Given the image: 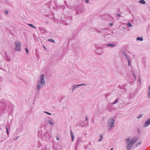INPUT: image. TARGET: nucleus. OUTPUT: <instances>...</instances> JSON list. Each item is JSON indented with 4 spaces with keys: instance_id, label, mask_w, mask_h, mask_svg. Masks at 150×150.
<instances>
[{
    "instance_id": "nucleus-1",
    "label": "nucleus",
    "mask_w": 150,
    "mask_h": 150,
    "mask_svg": "<svg viewBox=\"0 0 150 150\" xmlns=\"http://www.w3.org/2000/svg\"><path fill=\"white\" fill-rule=\"evenodd\" d=\"M126 143L128 144L127 145V150H130L132 148L133 145L137 142V138L134 137L131 140L130 138H129L125 139Z\"/></svg>"
},
{
    "instance_id": "nucleus-2",
    "label": "nucleus",
    "mask_w": 150,
    "mask_h": 150,
    "mask_svg": "<svg viewBox=\"0 0 150 150\" xmlns=\"http://www.w3.org/2000/svg\"><path fill=\"white\" fill-rule=\"evenodd\" d=\"M66 16L64 15H63L58 17V18H55L54 17L53 20L55 23L58 24L61 23L64 24L67 21H66Z\"/></svg>"
},
{
    "instance_id": "nucleus-3",
    "label": "nucleus",
    "mask_w": 150,
    "mask_h": 150,
    "mask_svg": "<svg viewBox=\"0 0 150 150\" xmlns=\"http://www.w3.org/2000/svg\"><path fill=\"white\" fill-rule=\"evenodd\" d=\"M115 120L113 118H111L109 119L108 122V128L109 129H111L112 128L115 126Z\"/></svg>"
},
{
    "instance_id": "nucleus-4",
    "label": "nucleus",
    "mask_w": 150,
    "mask_h": 150,
    "mask_svg": "<svg viewBox=\"0 0 150 150\" xmlns=\"http://www.w3.org/2000/svg\"><path fill=\"white\" fill-rule=\"evenodd\" d=\"M14 45L15 47V50L16 51L19 52L21 51V43L19 41L17 40L15 41L14 42Z\"/></svg>"
},
{
    "instance_id": "nucleus-5",
    "label": "nucleus",
    "mask_w": 150,
    "mask_h": 150,
    "mask_svg": "<svg viewBox=\"0 0 150 150\" xmlns=\"http://www.w3.org/2000/svg\"><path fill=\"white\" fill-rule=\"evenodd\" d=\"M75 10L76 11V14H80L84 12V9L81 7H77L75 8Z\"/></svg>"
},
{
    "instance_id": "nucleus-6",
    "label": "nucleus",
    "mask_w": 150,
    "mask_h": 150,
    "mask_svg": "<svg viewBox=\"0 0 150 150\" xmlns=\"http://www.w3.org/2000/svg\"><path fill=\"white\" fill-rule=\"evenodd\" d=\"M86 85V84H81L78 85H74L72 86V87H71V88L70 89H71V90L72 92H73L74 91L75 89L77 88L78 87Z\"/></svg>"
},
{
    "instance_id": "nucleus-7",
    "label": "nucleus",
    "mask_w": 150,
    "mask_h": 150,
    "mask_svg": "<svg viewBox=\"0 0 150 150\" xmlns=\"http://www.w3.org/2000/svg\"><path fill=\"white\" fill-rule=\"evenodd\" d=\"M45 76L43 74H42L40 77V80L38 81V82H39L40 83H42V84H44L45 83V81L44 79Z\"/></svg>"
},
{
    "instance_id": "nucleus-8",
    "label": "nucleus",
    "mask_w": 150,
    "mask_h": 150,
    "mask_svg": "<svg viewBox=\"0 0 150 150\" xmlns=\"http://www.w3.org/2000/svg\"><path fill=\"white\" fill-rule=\"evenodd\" d=\"M96 49L97 50V52L98 54H101L103 53V52L101 47H96Z\"/></svg>"
},
{
    "instance_id": "nucleus-9",
    "label": "nucleus",
    "mask_w": 150,
    "mask_h": 150,
    "mask_svg": "<svg viewBox=\"0 0 150 150\" xmlns=\"http://www.w3.org/2000/svg\"><path fill=\"white\" fill-rule=\"evenodd\" d=\"M66 21H67V22H66L64 25H68L71 23V17H69L66 18Z\"/></svg>"
},
{
    "instance_id": "nucleus-10",
    "label": "nucleus",
    "mask_w": 150,
    "mask_h": 150,
    "mask_svg": "<svg viewBox=\"0 0 150 150\" xmlns=\"http://www.w3.org/2000/svg\"><path fill=\"white\" fill-rule=\"evenodd\" d=\"M43 137L45 139H49L50 137V135L46 131V133L44 134Z\"/></svg>"
},
{
    "instance_id": "nucleus-11",
    "label": "nucleus",
    "mask_w": 150,
    "mask_h": 150,
    "mask_svg": "<svg viewBox=\"0 0 150 150\" xmlns=\"http://www.w3.org/2000/svg\"><path fill=\"white\" fill-rule=\"evenodd\" d=\"M150 124V118L147 120L145 122L144 125V127H146L148 126Z\"/></svg>"
},
{
    "instance_id": "nucleus-12",
    "label": "nucleus",
    "mask_w": 150,
    "mask_h": 150,
    "mask_svg": "<svg viewBox=\"0 0 150 150\" xmlns=\"http://www.w3.org/2000/svg\"><path fill=\"white\" fill-rule=\"evenodd\" d=\"M107 47H110L111 48H114L116 46V44L113 43H109L105 45Z\"/></svg>"
},
{
    "instance_id": "nucleus-13",
    "label": "nucleus",
    "mask_w": 150,
    "mask_h": 150,
    "mask_svg": "<svg viewBox=\"0 0 150 150\" xmlns=\"http://www.w3.org/2000/svg\"><path fill=\"white\" fill-rule=\"evenodd\" d=\"M55 6L58 8H61L63 10H64L65 8V7L63 5H58L57 4H56Z\"/></svg>"
},
{
    "instance_id": "nucleus-14",
    "label": "nucleus",
    "mask_w": 150,
    "mask_h": 150,
    "mask_svg": "<svg viewBox=\"0 0 150 150\" xmlns=\"http://www.w3.org/2000/svg\"><path fill=\"white\" fill-rule=\"evenodd\" d=\"M37 82L38 83V84L37 86V90L39 91L41 88L42 86L44 84H42L41 83H40L39 82L37 81Z\"/></svg>"
},
{
    "instance_id": "nucleus-15",
    "label": "nucleus",
    "mask_w": 150,
    "mask_h": 150,
    "mask_svg": "<svg viewBox=\"0 0 150 150\" xmlns=\"http://www.w3.org/2000/svg\"><path fill=\"white\" fill-rule=\"evenodd\" d=\"M70 133L71 136V141H73L74 138V136L71 129L70 130Z\"/></svg>"
},
{
    "instance_id": "nucleus-16",
    "label": "nucleus",
    "mask_w": 150,
    "mask_h": 150,
    "mask_svg": "<svg viewBox=\"0 0 150 150\" xmlns=\"http://www.w3.org/2000/svg\"><path fill=\"white\" fill-rule=\"evenodd\" d=\"M49 120L48 121V123L51 125H54V123L52 122V120L50 119V118H49Z\"/></svg>"
},
{
    "instance_id": "nucleus-17",
    "label": "nucleus",
    "mask_w": 150,
    "mask_h": 150,
    "mask_svg": "<svg viewBox=\"0 0 150 150\" xmlns=\"http://www.w3.org/2000/svg\"><path fill=\"white\" fill-rule=\"evenodd\" d=\"M147 97L148 98L150 99V86H149V89L148 91L147 92Z\"/></svg>"
},
{
    "instance_id": "nucleus-18",
    "label": "nucleus",
    "mask_w": 150,
    "mask_h": 150,
    "mask_svg": "<svg viewBox=\"0 0 150 150\" xmlns=\"http://www.w3.org/2000/svg\"><path fill=\"white\" fill-rule=\"evenodd\" d=\"M38 135L39 137H43V136L42 135V130H40L38 131Z\"/></svg>"
},
{
    "instance_id": "nucleus-19",
    "label": "nucleus",
    "mask_w": 150,
    "mask_h": 150,
    "mask_svg": "<svg viewBox=\"0 0 150 150\" xmlns=\"http://www.w3.org/2000/svg\"><path fill=\"white\" fill-rule=\"evenodd\" d=\"M81 138L79 137L78 139L77 142L76 143V145L79 144L81 142H83V141H81Z\"/></svg>"
},
{
    "instance_id": "nucleus-20",
    "label": "nucleus",
    "mask_w": 150,
    "mask_h": 150,
    "mask_svg": "<svg viewBox=\"0 0 150 150\" xmlns=\"http://www.w3.org/2000/svg\"><path fill=\"white\" fill-rule=\"evenodd\" d=\"M107 15L106 14H105L104 15H103L102 16V18L103 19H107Z\"/></svg>"
},
{
    "instance_id": "nucleus-21",
    "label": "nucleus",
    "mask_w": 150,
    "mask_h": 150,
    "mask_svg": "<svg viewBox=\"0 0 150 150\" xmlns=\"http://www.w3.org/2000/svg\"><path fill=\"white\" fill-rule=\"evenodd\" d=\"M139 2L142 4H144L146 3V2L144 0H140Z\"/></svg>"
},
{
    "instance_id": "nucleus-22",
    "label": "nucleus",
    "mask_w": 150,
    "mask_h": 150,
    "mask_svg": "<svg viewBox=\"0 0 150 150\" xmlns=\"http://www.w3.org/2000/svg\"><path fill=\"white\" fill-rule=\"evenodd\" d=\"M28 25L31 27L32 28H34L35 29H36V28L35 27V26L32 24H28Z\"/></svg>"
},
{
    "instance_id": "nucleus-23",
    "label": "nucleus",
    "mask_w": 150,
    "mask_h": 150,
    "mask_svg": "<svg viewBox=\"0 0 150 150\" xmlns=\"http://www.w3.org/2000/svg\"><path fill=\"white\" fill-rule=\"evenodd\" d=\"M137 40H140V41H142L143 40V39L141 37H137Z\"/></svg>"
},
{
    "instance_id": "nucleus-24",
    "label": "nucleus",
    "mask_w": 150,
    "mask_h": 150,
    "mask_svg": "<svg viewBox=\"0 0 150 150\" xmlns=\"http://www.w3.org/2000/svg\"><path fill=\"white\" fill-rule=\"evenodd\" d=\"M127 26L128 27H131L132 26V25L131 23H127Z\"/></svg>"
},
{
    "instance_id": "nucleus-25",
    "label": "nucleus",
    "mask_w": 150,
    "mask_h": 150,
    "mask_svg": "<svg viewBox=\"0 0 150 150\" xmlns=\"http://www.w3.org/2000/svg\"><path fill=\"white\" fill-rule=\"evenodd\" d=\"M128 62V66H130L131 65V62L130 59L127 60Z\"/></svg>"
},
{
    "instance_id": "nucleus-26",
    "label": "nucleus",
    "mask_w": 150,
    "mask_h": 150,
    "mask_svg": "<svg viewBox=\"0 0 150 150\" xmlns=\"http://www.w3.org/2000/svg\"><path fill=\"white\" fill-rule=\"evenodd\" d=\"M4 2L7 4H9V2L8 0H4Z\"/></svg>"
},
{
    "instance_id": "nucleus-27",
    "label": "nucleus",
    "mask_w": 150,
    "mask_h": 150,
    "mask_svg": "<svg viewBox=\"0 0 150 150\" xmlns=\"http://www.w3.org/2000/svg\"><path fill=\"white\" fill-rule=\"evenodd\" d=\"M103 138V136L102 135H100V138L99 139V141L101 142Z\"/></svg>"
},
{
    "instance_id": "nucleus-28",
    "label": "nucleus",
    "mask_w": 150,
    "mask_h": 150,
    "mask_svg": "<svg viewBox=\"0 0 150 150\" xmlns=\"http://www.w3.org/2000/svg\"><path fill=\"white\" fill-rule=\"evenodd\" d=\"M125 57L126 58V59H127V60L129 59V57L127 55V54L126 55H125Z\"/></svg>"
},
{
    "instance_id": "nucleus-29",
    "label": "nucleus",
    "mask_w": 150,
    "mask_h": 150,
    "mask_svg": "<svg viewBox=\"0 0 150 150\" xmlns=\"http://www.w3.org/2000/svg\"><path fill=\"white\" fill-rule=\"evenodd\" d=\"M118 101V99H117L114 102L112 103V105H113L114 104H115Z\"/></svg>"
},
{
    "instance_id": "nucleus-30",
    "label": "nucleus",
    "mask_w": 150,
    "mask_h": 150,
    "mask_svg": "<svg viewBox=\"0 0 150 150\" xmlns=\"http://www.w3.org/2000/svg\"><path fill=\"white\" fill-rule=\"evenodd\" d=\"M5 13L6 15H7L8 14V11L7 10H6L5 11Z\"/></svg>"
},
{
    "instance_id": "nucleus-31",
    "label": "nucleus",
    "mask_w": 150,
    "mask_h": 150,
    "mask_svg": "<svg viewBox=\"0 0 150 150\" xmlns=\"http://www.w3.org/2000/svg\"><path fill=\"white\" fill-rule=\"evenodd\" d=\"M49 40L51 41L52 42H54V40L52 39H50Z\"/></svg>"
},
{
    "instance_id": "nucleus-32",
    "label": "nucleus",
    "mask_w": 150,
    "mask_h": 150,
    "mask_svg": "<svg viewBox=\"0 0 150 150\" xmlns=\"http://www.w3.org/2000/svg\"><path fill=\"white\" fill-rule=\"evenodd\" d=\"M142 143V142H139L137 144H136V146H137L139 145H140Z\"/></svg>"
},
{
    "instance_id": "nucleus-33",
    "label": "nucleus",
    "mask_w": 150,
    "mask_h": 150,
    "mask_svg": "<svg viewBox=\"0 0 150 150\" xmlns=\"http://www.w3.org/2000/svg\"><path fill=\"white\" fill-rule=\"evenodd\" d=\"M122 52L125 56L127 54L124 51H122Z\"/></svg>"
},
{
    "instance_id": "nucleus-34",
    "label": "nucleus",
    "mask_w": 150,
    "mask_h": 150,
    "mask_svg": "<svg viewBox=\"0 0 150 150\" xmlns=\"http://www.w3.org/2000/svg\"><path fill=\"white\" fill-rule=\"evenodd\" d=\"M6 133L8 135L9 134V132L8 131V128L7 127H6Z\"/></svg>"
},
{
    "instance_id": "nucleus-35",
    "label": "nucleus",
    "mask_w": 150,
    "mask_h": 150,
    "mask_svg": "<svg viewBox=\"0 0 150 150\" xmlns=\"http://www.w3.org/2000/svg\"><path fill=\"white\" fill-rule=\"evenodd\" d=\"M25 51L26 52H27L28 53V48H25Z\"/></svg>"
},
{
    "instance_id": "nucleus-36",
    "label": "nucleus",
    "mask_w": 150,
    "mask_h": 150,
    "mask_svg": "<svg viewBox=\"0 0 150 150\" xmlns=\"http://www.w3.org/2000/svg\"><path fill=\"white\" fill-rule=\"evenodd\" d=\"M142 115H139V116H138V117H137V118H141L142 117Z\"/></svg>"
},
{
    "instance_id": "nucleus-37",
    "label": "nucleus",
    "mask_w": 150,
    "mask_h": 150,
    "mask_svg": "<svg viewBox=\"0 0 150 150\" xmlns=\"http://www.w3.org/2000/svg\"><path fill=\"white\" fill-rule=\"evenodd\" d=\"M44 112L45 113H47V114L49 115H51V114L49 112H47L46 111H44Z\"/></svg>"
},
{
    "instance_id": "nucleus-38",
    "label": "nucleus",
    "mask_w": 150,
    "mask_h": 150,
    "mask_svg": "<svg viewBox=\"0 0 150 150\" xmlns=\"http://www.w3.org/2000/svg\"><path fill=\"white\" fill-rule=\"evenodd\" d=\"M132 73V74L134 76V77L135 80H136V76H135V75L134 74V73Z\"/></svg>"
},
{
    "instance_id": "nucleus-39",
    "label": "nucleus",
    "mask_w": 150,
    "mask_h": 150,
    "mask_svg": "<svg viewBox=\"0 0 150 150\" xmlns=\"http://www.w3.org/2000/svg\"><path fill=\"white\" fill-rule=\"evenodd\" d=\"M137 132H138V133H139V134L140 133V129H137Z\"/></svg>"
},
{
    "instance_id": "nucleus-40",
    "label": "nucleus",
    "mask_w": 150,
    "mask_h": 150,
    "mask_svg": "<svg viewBox=\"0 0 150 150\" xmlns=\"http://www.w3.org/2000/svg\"><path fill=\"white\" fill-rule=\"evenodd\" d=\"M6 60L8 62L10 61V60H9L7 58H6Z\"/></svg>"
},
{
    "instance_id": "nucleus-41",
    "label": "nucleus",
    "mask_w": 150,
    "mask_h": 150,
    "mask_svg": "<svg viewBox=\"0 0 150 150\" xmlns=\"http://www.w3.org/2000/svg\"><path fill=\"white\" fill-rule=\"evenodd\" d=\"M85 121H88V117H86Z\"/></svg>"
},
{
    "instance_id": "nucleus-42",
    "label": "nucleus",
    "mask_w": 150,
    "mask_h": 150,
    "mask_svg": "<svg viewBox=\"0 0 150 150\" xmlns=\"http://www.w3.org/2000/svg\"><path fill=\"white\" fill-rule=\"evenodd\" d=\"M56 139H57V141H59L60 140V139H59V138L58 137H57V138H56Z\"/></svg>"
},
{
    "instance_id": "nucleus-43",
    "label": "nucleus",
    "mask_w": 150,
    "mask_h": 150,
    "mask_svg": "<svg viewBox=\"0 0 150 150\" xmlns=\"http://www.w3.org/2000/svg\"><path fill=\"white\" fill-rule=\"evenodd\" d=\"M113 25V23H111L110 24V26H112Z\"/></svg>"
},
{
    "instance_id": "nucleus-44",
    "label": "nucleus",
    "mask_w": 150,
    "mask_h": 150,
    "mask_svg": "<svg viewBox=\"0 0 150 150\" xmlns=\"http://www.w3.org/2000/svg\"><path fill=\"white\" fill-rule=\"evenodd\" d=\"M64 4L67 6V3L66 1H64Z\"/></svg>"
},
{
    "instance_id": "nucleus-45",
    "label": "nucleus",
    "mask_w": 150,
    "mask_h": 150,
    "mask_svg": "<svg viewBox=\"0 0 150 150\" xmlns=\"http://www.w3.org/2000/svg\"><path fill=\"white\" fill-rule=\"evenodd\" d=\"M18 137H15V138H14V140H16L18 138Z\"/></svg>"
},
{
    "instance_id": "nucleus-46",
    "label": "nucleus",
    "mask_w": 150,
    "mask_h": 150,
    "mask_svg": "<svg viewBox=\"0 0 150 150\" xmlns=\"http://www.w3.org/2000/svg\"><path fill=\"white\" fill-rule=\"evenodd\" d=\"M117 16L118 17H120V14H117Z\"/></svg>"
},
{
    "instance_id": "nucleus-47",
    "label": "nucleus",
    "mask_w": 150,
    "mask_h": 150,
    "mask_svg": "<svg viewBox=\"0 0 150 150\" xmlns=\"http://www.w3.org/2000/svg\"><path fill=\"white\" fill-rule=\"evenodd\" d=\"M88 0H85V2L86 3H88Z\"/></svg>"
},
{
    "instance_id": "nucleus-48",
    "label": "nucleus",
    "mask_w": 150,
    "mask_h": 150,
    "mask_svg": "<svg viewBox=\"0 0 150 150\" xmlns=\"http://www.w3.org/2000/svg\"><path fill=\"white\" fill-rule=\"evenodd\" d=\"M139 81L140 83H141V80H140V79H139Z\"/></svg>"
},
{
    "instance_id": "nucleus-49",
    "label": "nucleus",
    "mask_w": 150,
    "mask_h": 150,
    "mask_svg": "<svg viewBox=\"0 0 150 150\" xmlns=\"http://www.w3.org/2000/svg\"><path fill=\"white\" fill-rule=\"evenodd\" d=\"M125 29H126V28H123V29H124V30Z\"/></svg>"
},
{
    "instance_id": "nucleus-50",
    "label": "nucleus",
    "mask_w": 150,
    "mask_h": 150,
    "mask_svg": "<svg viewBox=\"0 0 150 150\" xmlns=\"http://www.w3.org/2000/svg\"><path fill=\"white\" fill-rule=\"evenodd\" d=\"M110 150H113V148H112Z\"/></svg>"
},
{
    "instance_id": "nucleus-51",
    "label": "nucleus",
    "mask_w": 150,
    "mask_h": 150,
    "mask_svg": "<svg viewBox=\"0 0 150 150\" xmlns=\"http://www.w3.org/2000/svg\"><path fill=\"white\" fill-rule=\"evenodd\" d=\"M44 48L45 49V46H44Z\"/></svg>"
},
{
    "instance_id": "nucleus-52",
    "label": "nucleus",
    "mask_w": 150,
    "mask_h": 150,
    "mask_svg": "<svg viewBox=\"0 0 150 150\" xmlns=\"http://www.w3.org/2000/svg\"><path fill=\"white\" fill-rule=\"evenodd\" d=\"M57 16H58V17H57V18H58V16H60V15H59V16H58V15H57Z\"/></svg>"
},
{
    "instance_id": "nucleus-53",
    "label": "nucleus",
    "mask_w": 150,
    "mask_h": 150,
    "mask_svg": "<svg viewBox=\"0 0 150 150\" xmlns=\"http://www.w3.org/2000/svg\"><path fill=\"white\" fill-rule=\"evenodd\" d=\"M89 144H91V142H90L89 143Z\"/></svg>"
},
{
    "instance_id": "nucleus-54",
    "label": "nucleus",
    "mask_w": 150,
    "mask_h": 150,
    "mask_svg": "<svg viewBox=\"0 0 150 150\" xmlns=\"http://www.w3.org/2000/svg\"><path fill=\"white\" fill-rule=\"evenodd\" d=\"M98 32H101V31H98Z\"/></svg>"
},
{
    "instance_id": "nucleus-55",
    "label": "nucleus",
    "mask_w": 150,
    "mask_h": 150,
    "mask_svg": "<svg viewBox=\"0 0 150 150\" xmlns=\"http://www.w3.org/2000/svg\"><path fill=\"white\" fill-rule=\"evenodd\" d=\"M61 100L60 101V102H61Z\"/></svg>"
}]
</instances>
